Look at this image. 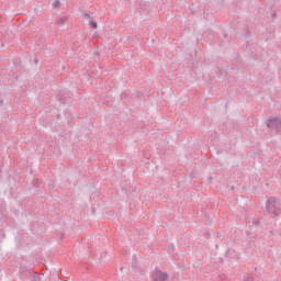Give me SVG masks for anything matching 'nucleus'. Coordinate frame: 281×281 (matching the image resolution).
Segmentation results:
<instances>
[{"mask_svg": "<svg viewBox=\"0 0 281 281\" xmlns=\"http://www.w3.org/2000/svg\"><path fill=\"white\" fill-rule=\"evenodd\" d=\"M280 213H281L280 200L277 196L270 198L266 202L265 215L271 216V218H276V216H280Z\"/></svg>", "mask_w": 281, "mask_h": 281, "instance_id": "obj_1", "label": "nucleus"}, {"mask_svg": "<svg viewBox=\"0 0 281 281\" xmlns=\"http://www.w3.org/2000/svg\"><path fill=\"white\" fill-rule=\"evenodd\" d=\"M55 98L60 104H70V102H72L71 95L65 90H58Z\"/></svg>", "mask_w": 281, "mask_h": 281, "instance_id": "obj_3", "label": "nucleus"}, {"mask_svg": "<svg viewBox=\"0 0 281 281\" xmlns=\"http://www.w3.org/2000/svg\"><path fill=\"white\" fill-rule=\"evenodd\" d=\"M38 63V58H35V64H37Z\"/></svg>", "mask_w": 281, "mask_h": 281, "instance_id": "obj_18", "label": "nucleus"}, {"mask_svg": "<svg viewBox=\"0 0 281 281\" xmlns=\"http://www.w3.org/2000/svg\"><path fill=\"white\" fill-rule=\"evenodd\" d=\"M154 281H166L168 280V273L161 270H156L153 274Z\"/></svg>", "mask_w": 281, "mask_h": 281, "instance_id": "obj_4", "label": "nucleus"}, {"mask_svg": "<svg viewBox=\"0 0 281 281\" xmlns=\"http://www.w3.org/2000/svg\"><path fill=\"white\" fill-rule=\"evenodd\" d=\"M53 8H60V0H55L53 2Z\"/></svg>", "mask_w": 281, "mask_h": 281, "instance_id": "obj_9", "label": "nucleus"}, {"mask_svg": "<svg viewBox=\"0 0 281 281\" xmlns=\"http://www.w3.org/2000/svg\"><path fill=\"white\" fill-rule=\"evenodd\" d=\"M65 21H67V16H61L57 20V25H65Z\"/></svg>", "mask_w": 281, "mask_h": 281, "instance_id": "obj_8", "label": "nucleus"}, {"mask_svg": "<svg viewBox=\"0 0 281 281\" xmlns=\"http://www.w3.org/2000/svg\"><path fill=\"white\" fill-rule=\"evenodd\" d=\"M269 131H274L276 133H281V117L270 116L266 122Z\"/></svg>", "mask_w": 281, "mask_h": 281, "instance_id": "obj_2", "label": "nucleus"}, {"mask_svg": "<svg viewBox=\"0 0 281 281\" xmlns=\"http://www.w3.org/2000/svg\"><path fill=\"white\" fill-rule=\"evenodd\" d=\"M222 281H227V277H225V274L220 277Z\"/></svg>", "mask_w": 281, "mask_h": 281, "instance_id": "obj_12", "label": "nucleus"}, {"mask_svg": "<svg viewBox=\"0 0 281 281\" xmlns=\"http://www.w3.org/2000/svg\"><path fill=\"white\" fill-rule=\"evenodd\" d=\"M223 233H217V238H221Z\"/></svg>", "mask_w": 281, "mask_h": 281, "instance_id": "obj_15", "label": "nucleus"}, {"mask_svg": "<svg viewBox=\"0 0 281 281\" xmlns=\"http://www.w3.org/2000/svg\"><path fill=\"white\" fill-rule=\"evenodd\" d=\"M0 106H3V100H0Z\"/></svg>", "mask_w": 281, "mask_h": 281, "instance_id": "obj_16", "label": "nucleus"}, {"mask_svg": "<svg viewBox=\"0 0 281 281\" xmlns=\"http://www.w3.org/2000/svg\"><path fill=\"white\" fill-rule=\"evenodd\" d=\"M91 14H93V13H92V12H87V11H85L81 16H82V19H85L86 21H90V20L93 19V16H92Z\"/></svg>", "mask_w": 281, "mask_h": 281, "instance_id": "obj_5", "label": "nucleus"}, {"mask_svg": "<svg viewBox=\"0 0 281 281\" xmlns=\"http://www.w3.org/2000/svg\"><path fill=\"white\" fill-rule=\"evenodd\" d=\"M258 223H260V221H258V220L254 221V225H258Z\"/></svg>", "mask_w": 281, "mask_h": 281, "instance_id": "obj_13", "label": "nucleus"}, {"mask_svg": "<svg viewBox=\"0 0 281 281\" xmlns=\"http://www.w3.org/2000/svg\"><path fill=\"white\" fill-rule=\"evenodd\" d=\"M142 95H144V92H137L136 93V98H142Z\"/></svg>", "mask_w": 281, "mask_h": 281, "instance_id": "obj_11", "label": "nucleus"}, {"mask_svg": "<svg viewBox=\"0 0 281 281\" xmlns=\"http://www.w3.org/2000/svg\"><path fill=\"white\" fill-rule=\"evenodd\" d=\"M89 25L92 27V30H98V22L93 21V18L89 20Z\"/></svg>", "mask_w": 281, "mask_h": 281, "instance_id": "obj_7", "label": "nucleus"}, {"mask_svg": "<svg viewBox=\"0 0 281 281\" xmlns=\"http://www.w3.org/2000/svg\"><path fill=\"white\" fill-rule=\"evenodd\" d=\"M57 120H60V114H57Z\"/></svg>", "mask_w": 281, "mask_h": 281, "instance_id": "obj_17", "label": "nucleus"}, {"mask_svg": "<svg viewBox=\"0 0 281 281\" xmlns=\"http://www.w3.org/2000/svg\"><path fill=\"white\" fill-rule=\"evenodd\" d=\"M204 236H205V238H210V234L209 233L204 234Z\"/></svg>", "mask_w": 281, "mask_h": 281, "instance_id": "obj_14", "label": "nucleus"}, {"mask_svg": "<svg viewBox=\"0 0 281 281\" xmlns=\"http://www.w3.org/2000/svg\"><path fill=\"white\" fill-rule=\"evenodd\" d=\"M168 254H175V246L172 245L168 246Z\"/></svg>", "mask_w": 281, "mask_h": 281, "instance_id": "obj_10", "label": "nucleus"}, {"mask_svg": "<svg viewBox=\"0 0 281 281\" xmlns=\"http://www.w3.org/2000/svg\"><path fill=\"white\" fill-rule=\"evenodd\" d=\"M132 267L134 271H137V256L132 257Z\"/></svg>", "mask_w": 281, "mask_h": 281, "instance_id": "obj_6", "label": "nucleus"}]
</instances>
